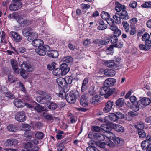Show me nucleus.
I'll use <instances>...</instances> for the list:
<instances>
[{
    "label": "nucleus",
    "instance_id": "obj_6",
    "mask_svg": "<svg viewBox=\"0 0 151 151\" xmlns=\"http://www.w3.org/2000/svg\"><path fill=\"white\" fill-rule=\"evenodd\" d=\"M15 119L20 122H24L26 119V116L24 111H21L16 113L15 116Z\"/></svg>",
    "mask_w": 151,
    "mask_h": 151
},
{
    "label": "nucleus",
    "instance_id": "obj_15",
    "mask_svg": "<svg viewBox=\"0 0 151 151\" xmlns=\"http://www.w3.org/2000/svg\"><path fill=\"white\" fill-rule=\"evenodd\" d=\"M113 141L118 147H121L124 143V140L121 138L118 137H113Z\"/></svg>",
    "mask_w": 151,
    "mask_h": 151
},
{
    "label": "nucleus",
    "instance_id": "obj_44",
    "mask_svg": "<svg viewBox=\"0 0 151 151\" xmlns=\"http://www.w3.org/2000/svg\"><path fill=\"white\" fill-rule=\"evenodd\" d=\"M150 144L149 142L146 139V140L143 141L142 142L141 144V147L143 149H145L146 147L149 145Z\"/></svg>",
    "mask_w": 151,
    "mask_h": 151
},
{
    "label": "nucleus",
    "instance_id": "obj_34",
    "mask_svg": "<svg viewBox=\"0 0 151 151\" xmlns=\"http://www.w3.org/2000/svg\"><path fill=\"white\" fill-rule=\"evenodd\" d=\"M101 16L102 18L104 20H107L109 18L110 15L109 14L104 11H103L101 14Z\"/></svg>",
    "mask_w": 151,
    "mask_h": 151
},
{
    "label": "nucleus",
    "instance_id": "obj_53",
    "mask_svg": "<svg viewBox=\"0 0 151 151\" xmlns=\"http://www.w3.org/2000/svg\"><path fill=\"white\" fill-rule=\"evenodd\" d=\"M106 144L111 148H114L115 147V145L114 143L110 140H109L107 142Z\"/></svg>",
    "mask_w": 151,
    "mask_h": 151
},
{
    "label": "nucleus",
    "instance_id": "obj_49",
    "mask_svg": "<svg viewBox=\"0 0 151 151\" xmlns=\"http://www.w3.org/2000/svg\"><path fill=\"white\" fill-rule=\"evenodd\" d=\"M19 16L17 12H14L12 14H10L8 16V18L11 19H16Z\"/></svg>",
    "mask_w": 151,
    "mask_h": 151
},
{
    "label": "nucleus",
    "instance_id": "obj_64",
    "mask_svg": "<svg viewBox=\"0 0 151 151\" xmlns=\"http://www.w3.org/2000/svg\"><path fill=\"white\" fill-rule=\"evenodd\" d=\"M122 45L123 42H121V41H119L117 42L116 43L114 44V46L120 48L122 46Z\"/></svg>",
    "mask_w": 151,
    "mask_h": 151
},
{
    "label": "nucleus",
    "instance_id": "obj_21",
    "mask_svg": "<svg viewBox=\"0 0 151 151\" xmlns=\"http://www.w3.org/2000/svg\"><path fill=\"white\" fill-rule=\"evenodd\" d=\"M100 96L98 95H96L93 97L90 100V103L92 104H96L100 101Z\"/></svg>",
    "mask_w": 151,
    "mask_h": 151
},
{
    "label": "nucleus",
    "instance_id": "obj_12",
    "mask_svg": "<svg viewBox=\"0 0 151 151\" xmlns=\"http://www.w3.org/2000/svg\"><path fill=\"white\" fill-rule=\"evenodd\" d=\"M32 44L35 47L40 48L43 46L44 42L41 39H36L32 41Z\"/></svg>",
    "mask_w": 151,
    "mask_h": 151
},
{
    "label": "nucleus",
    "instance_id": "obj_61",
    "mask_svg": "<svg viewBox=\"0 0 151 151\" xmlns=\"http://www.w3.org/2000/svg\"><path fill=\"white\" fill-rule=\"evenodd\" d=\"M22 126L24 130L26 131H29L31 129V126L28 124H24Z\"/></svg>",
    "mask_w": 151,
    "mask_h": 151
},
{
    "label": "nucleus",
    "instance_id": "obj_56",
    "mask_svg": "<svg viewBox=\"0 0 151 151\" xmlns=\"http://www.w3.org/2000/svg\"><path fill=\"white\" fill-rule=\"evenodd\" d=\"M17 85H19V87L21 90V91L23 92H25L26 89L24 87V85L20 82H19L17 83Z\"/></svg>",
    "mask_w": 151,
    "mask_h": 151
},
{
    "label": "nucleus",
    "instance_id": "obj_32",
    "mask_svg": "<svg viewBox=\"0 0 151 151\" xmlns=\"http://www.w3.org/2000/svg\"><path fill=\"white\" fill-rule=\"evenodd\" d=\"M47 54L49 55V56L53 58H56L58 56V54L57 51L53 50L48 52Z\"/></svg>",
    "mask_w": 151,
    "mask_h": 151
},
{
    "label": "nucleus",
    "instance_id": "obj_58",
    "mask_svg": "<svg viewBox=\"0 0 151 151\" xmlns=\"http://www.w3.org/2000/svg\"><path fill=\"white\" fill-rule=\"evenodd\" d=\"M92 129L93 131L96 132H100L101 131V127L97 126H93Z\"/></svg>",
    "mask_w": 151,
    "mask_h": 151
},
{
    "label": "nucleus",
    "instance_id": "obj_45",
    "mask_svg": "<svg viewBox=\"0 0 151 151\" xmlns=\"http://www.w3.org/2000/svg\"><path fill=\"white\" fill-rule=\"evenodd\" d=\"M140 106L137 104H132L131 106V109L134 111L136 112L138 111L139 109Z\"/></svg>",
    "mask_w": 151,
    "mask_h": 151
},
{
    "label": "nucleus",
    "instance_id": "obj_59",
    "mask_svg": "<svg viewBox=\"0 0 151 151\" xmlns=\"http://www.w3.org/2000/svg\"><path fill=\"white\" fill-rule=\"evenodd\" d=\"M150 38V35L147 33H145L143 35L142 39V40L145 41L146 40H148Z\"/></svg>",
    "mask_w": 151,
    "mask_h": 151
},
{
    "label": "nucleus",
    "instance_id": "obj_27",
    "mask_svg": "<svg viewBox=\"0 0 151 151\" xmlns=\"http://www.w3.org/2000/svg\"><path fill=\"white\" fill-rule=\"evenodd\" d=\"M96 93V90L95 87L92 85L90 87L88 90V94L90 96L95 95Z\"/></svg>",
    "mask_w": 151,
    "mask_h": 151
},
{
    "label": "nucleus",
    "instance_id": "obj_2",
    "mask_svg": "<svg viewBox=\"0 0 151 151\" xmlns=\"http://www.w3.org/2000/svg\"><path fill=\"white\" fill-rule=\"evenodd\" d=\"M115 90L114 88H113L111 89L109 87L104 86L101 88L100 93L101 95H104L105 97L107 98L112 94Z\"/></svg>",
    "mask_w": 151,
    "mask_h": 151
},
{
    "label": "nucleus",
    "instance_id": "obj_60",
    "mask_svg": "<svg viewBox=\"0 0 151 151\" xmlns=\"http://www.w3.org/2000/svg\"><path fill=\"white\" fill-rule=\"evenodd\" d=\"M128 116L131 119L132 117H134L138 115V114L137 113H135L133 111H130L128 113Z\"/></svg>",
    "mask_w": 151,
    "mask_h": 151
},
{
    "label": "nucleus",
    "instance_id": "obj_52",
    "mask_svg": "<svg viewBox=\"0 0 151 151\" xmlns=\"http://www.w3.org/2000/svg\"><path fill=\"white\" fill-rule=\"evenodd\" d=\"M64 81H65V79H64L62 78H58L56 80L57 83L60 86L63 84Z\"/></svg>",
    "mask_w": 151,
    "mask_h": 151
},
{
    "label": "nucleus",
    "instance_id": "obj_54",
    "mask_svg": "<svg viewBox=\"0 0 151 151\" xmlns=\"http://www.w3.org/2000/svg\"><path fill=\"white\" fill-rule=\"evenodd\" d=\"M118 41V38L115 35H114L113 36L111 37V42L113 44V46H114V44L116 43V42H117Z\"/></svg>",
    "mask_w": 151,
    "mask_h": 151
},
{
    "label": "nucleus",
    "instance_id": "obj_42",
    "mask_svg": "<svg viewBox=\"0 0 151 151\" xmlns=\"http://www.w3.org/2000/svg\"><path fill=\"white\" fill-rule=\"evenodd\" d=\"M140 138H144L146 137V133L144 129L137 132Z\"/></svg>",
    "mask_w": 151,
    "mask_h": 151
},
{
    "label": "nucleus",
    "instance_id": "obj_36",
    "mask_svg": "<svg viewBox=\"0 0 151 151\" xmlns=\"http://www.w3.org/2000/svg\"><path fill=\"white\" fill-rule=\"evenodd\" d=\"M43 116L44 118L47 120L51 121L53 119V117L52 115L51 114H49L47 113H43Z\"/></svg>",
    "mask_w": 151,
    "mask_h": 151
},
{
    "label": "nucleus",
    "instance_id": "obj_4",
    "mask_svg": "<svg viewBox=\"0 0 151 151\" xmlns=\"http://www.w3.org/2000/svg\"><path fill=\"white\" fill-rule=\"evenodd\" d=\"M50 47L48 45H45L42 47L35 49V52L39 55L43 56L46 54V52L50 50Z\"/></svg>",
    "mask_w": 151,
    "mask_h": 151
},
{
    "label": "nucleus",
    "instance_id": "obj_48",
    "mask_svg": "<svg viewBox=\"0 0 151 151\" xmlns=\"http://www.w3.org/2000/svg\"><path fill=\"white\" fill-rule=\"evenodd\" d=\"M113 45H110V46L107 48L106 51V52L107 54H111L112 53V50L113 49Z\"/></svg>",
    "mask_w": 151,
    "mask_h": 151
},
{
    "label": "nucleus",
    "instance_id": "obj_47",
    "mask_svg": "<svg viewBox=\"0 0 151 151\" xmlns=\"http://www.w3.org/2000/svg\"><path fill=\"white\" fill-rule=\"evenodd\" d=\"M35 137L39 139H42L44 137L43 133L40 132H38L35 134Z\"/></svg>",
    "mask_w": 151,
    "mask_h": 151
},
{
    "label": "nucleus",
    "instance_id": "obj_46",
    "mask_svg": "<svg viewBox=\"0 0 151 151\" xmlns=\"http://www.w3.org/2000/svg\"><path fill=\"white\" fill-rule=\"evenodd\" d=\"M139 47L140 50H142L147 51L150 49V47L142 44L139 45Z\"/></svg>",
    "mask_w": 151,
    "mask_h": 151
},
{
    "label": "nucleus",
    "instance_id": "obj_13",
    "mask_svg": "<svg viewBox=\"0 0 151 151\" xmlns=\"http://www.w3.org/2000/svg\"><path fill=\"white\" fill-rule=\"evenodd\" d=\"M114 102L111 100L108 101L105 104V107L103 109L104 111L106 113L111 111L113 106Z\"/></svg>",
    "mask_w": 151,
    "mask_h": 151
},
{
    "label": "nucleus",
    "instance_id": "obj_37",
    "mask_svg": "<svg viewBox=\"0 0 151 151\" xmlns=\"http://www.w3.org/2000/svg\"><path fill=\"white\" fill-rule=\"evenodd\" d=\"M62 70L61 68H57L53 70V74L55 76L60 75V74H61Z\"/></svg>",
    "mask_w": 151,
    "mask_h": 151
},
{
    "label": "nucleus",
    "instance_id": "obj_10",
    "mask_svg": "<svg viewBox=\"0 0 151 151\" xmlns=\"http://www.w3.org/2000/svg\"><path fill=\"white\" fill-rule=\"evenodd\" d=\"M73 62V58L70 56H66L63 57L61 61L62 63L60 66L65 65L67 66L71 65Z\"/></svg>",
    "mask_w": 151,
    "mask_h": 151
},
{
    "label": "nucleus",
    "instance_id": "obj_55",
    "mask_svg": "<svg viewBox=\"0 0 151 151\" xmlns=\"http://www.w3.org/2000/svg\"><path fill=\"white\" fill-rule=\"evenodd\" d=\"M117 14H116V15H114L113 16V18L115 20V22L117 24H120L121 23V19L120 17H119L116 15Z\"/></svg>",
    "mask_w": 151,
    "mask_h": 151
},
{
    "label": "nucleus",
    "instance_id": "obj_24",
    "mask_svg": "<svg viewBox=\"0 0 151 151\" xmlns=\"http://www.w3.org/2000/svg\"><path fill=\"white\" fill-rule=\"evenodd\" d=\"M14 104L16 107H22L24 106L23 102L21 100L16 99L14 101Z\"/></svg>",
    "mask_w": 151,
    "mask_h": 151
},
{
    "label": "nucleus",
    "instance_id": "obj_7",
    "mask_svg": "<svg viewBox=\"0 0 151 151\" xmlns=\"http://www.w3.org/2000/svg\"><path fill=\"white\" fill-rule=\"evenodd\" d=\"M126 7L125 6L123 5L122 6V10L120 12L118 13H116V14L118 15L121 19H122L127 20L129 18V17L128 15L127 12L125 10Z\"/></svg>",
    "mask_w": 151,
    "mask_h": 151
},
{
    "label": "nucleus",
    "instance_id": "obj_26",
    "mask_svg": "<svg viewBox=\"0 0 151 151\" xmlns=\"http://www.w3.org/2000/svg\"><path fill=\"white\" fill-rule=\"evenodd\" d=\"M108 119H109L110 120L112 121L115 122L117 120V119L116 114L112 113L105 117L104 119L106 120Z\"/></svg>",
    "mask_w": 151,
    "mask_h": 151
},
{
    "label": "nucleus",
    "instance_id": "obj_1",
    "mask_svg": "<svg viewBox=\"0 0 151 151\" xmlns=\"http://www.w3.org/2000/svg\"><path fill=\"white\" fill-rule=\"evenodd\" d=\"M79 96V93L77 91H73L65 95V99L70 104H74L76 99Z\"/></svg>",
    "mask_w": 151,
    "mask_h": 151
},
{
    "label": "nucleus",
    "instance_id": "obj_20",
    "mask_svg": "<svg viewBox=\"0 0 151 151\" xmlns=\"http://www.w3.org/2000/svg\"><path fill=\"white\" fill-rule=\"evenodd\" d=\"M32 30L29 27H28L23 29L22 30V35L24 36H29L31 35Z\"/></svg>",
    "mask_w": 151,
    "mask_h": 151
},
{
    "label": "nucleus",
    "instance_id": "obj_14",
    "mask_svg": "<svg viewBox=\"0 0 151 151\" xmlns=\"http://www.w3.org/2000/svg\"><path fill=\"white\" fill-rule=\"evenodd\" d=\"M116 80L113 78H109L106 79L104 82V85L107 86H113L116 82Z\"/></svg>",
    "mask_w": 151,
    "mask_h": 151
},
{
    "label": "nucleus",
    "instance_id": "obj_23",
    "mask_svg": "<svg viewBox=\"0 0 151 151\" xmlns=\"http://www.w3.org/2000/svg\"><path fill=\"white\" fill-rule=\"evenodd\" d=\"M38 141L36 139H34L31 140L30 142H28L25 144L24 145V147H29L32 146H34L37 145L38 143Z\"/></svg>",
    "mask_w": 151,
    "mask_h": 151
},
{
    "label": "nucleus",
    "instance_id": "obj_33",
    "mask_svg": "<svg viewBox=\"0 0 151 151\" xmlns=\"http://www.w3.org/2000/svg\"><path fill=\"white\" fill-rule=\"evenodd\" d=\"M61 75H65L70 70V68L68 67H62Z\"/></svg>",
    "mask_w": 151,
    "mask_h": 151
},
{
    "label": "nucleus",
    "instance_id": "obj_30",
    "mask_svg": "<svg viewBox=\"0 0 151 151\" xmlns=\"http://www.w3.org/2000/svg\"><path fill=\"white\" fill-rule=\"evenodd\" d=\"M104 65L107 66H117V64L114 63V62L113 60H106L104 61Z\"/></svg>",
    "mask_w": 151,
    "mask_h": 151
},
{
    "label": "nucleus",
    "instance_id": "obj_63",
    "mask_svg": "<svg viewBox=\"0 0 151 151\" xmlns=\"http://www.w3.org/2000/svg\"><path fill=\"white\" fill-rule=\"evenodd\" d=\"M26 50L23 47H19L17 50V51H15V52H17V53L19 52L21 53H24Z\"/></svg>",
    "mask_w": 151,
    "mask_h": 151
},
{
    "label": "nucleus",
    "instance_id": "obj_41",
    "mask_svg": "<svg viewBox=\"0 0 151 151\" xmlns=\"http://www.w3.org/2000/svg\"><path fill=\"white\" fill-rule=\"evenodd\" d=\"M4 94L9 99H13L15 98L16 97L14 95L11 93L9 91L5 92L4 93Z\"/></svg>",
    "mask_w": 151,
    "mask_h": 151
},
{
    "label": "nucleus",
    "instance_id": "obj_43",
    "mask_svg": "<svg viewBox=\"0 0 151 151\" xmlns=\"http://www.w3.org/2000/svg\"><path fill=\"white\" fill-rule=\"evenodd\" d=\"M7 129L10 131L15 132L17 131V128L13 125H9L7 127Z\"/></svg>",
    "mask_w": 151,
    "mask_h": 151
},
{
    "label": "nucleus",
    "instance_id": "obj_39",
    "mask_svg": "<svg viewBox=\"0 0 151 151\" xmlns=\"http://www.w3.org/2000/svg\"><path fill=\"white\" fill-rule=\"evenodd\" d=\"M31 23V20L24 19L22 21V22L21 24V25L23 27H26L29 25Z\"/></svg>",
    "mask_w": 151,
    "mask_h": 151
},
{
    "label": "nucleus",
    "instance_id": "obj_18",
    "mask_svg": "<svg viewBox=\"0 0 151 151\" xmlns=\"http://www.w3.org/2000/svg\"><path fill=\"white\" fill-rule=\"evenodd\" d=\"M74 79L76 80H78V79L76 77L74 76V73L72 74L70 76H66L65 78V80L66 83L68 84H70L71 83L72 80Z\"/></svg>",
    "mask_w": 151,
    "mask_h": 151
},
{
    "label": "nucleus",
    "instance_id": "obj_22",
    "mask_svg": "<svg viewBox=\"0 0 151 151\" xmlns=\"http://www.w3.org/2000/svg\"><path fill=\"white\" fill-rule=\"evenodd\" d=\"M104 74L107 76H113L115 75V72L112 69H106L104 71Z\"/></svg>",
    "mask_w": 151,
    "mask_h": 151
},
{
    "label": "nucleus",
    "instance_id": "obj_38",
    "mask_svg": "<svg viewBox=\"0 0 151 151\" xmlns=\"http://www.w3.org/2000/svg\"><path fill=\"white\" fill-rule=\"evenodd\" d=\"M122 25L125 31L126 32H128L129 31V24L126 21H124L122 22Z\"/></svg>",
    "mask_w": 151,
    "mask_h": 151
},
{
    "label": "nucleus",
    "instance_id": "obj_35",
    "mask_svg": "<svg viewBox=\"0 0 151 151\" xmlns=\"http://www.w3.org/2000/svg\"><path fill=\"white\" fill-rule=\"evenodd\" d=\"M44 107L40 104H37L36 106L34 107V109L37 112L40 113L44 111Z\"/></svg>",
    "mask_w": 151,
    "mask_h": 151
},
{
    "label": "nucleus",
    "instance_id": "obj_17",
    "mask_svg": "<svg viewBox=\"0 0 151 151\" xmlns=\"http://www.w3.org/2000/svg\"><path fill=\"white\" fill-rule=\"evenodd\" d=\"M87 99L86 94L82 95L80 99V104L84 107H86L88 105V100Z\"/></svg>",
    "mask_w": 151,
    "mask_h": 151
},
{
    "label": "nucleus",
    "instance_id": "obj_51",
    "mask_svg": "<svg viewBox=\"0 0 151 151\" xmlns=\"http://www.w3.org/2000/svg\"><path fill=\"white\" fill-rule=\"evenodd\" d=\"M109 40L108 39L103 40H100L99 46L107 45L109 43Z\"/></svg>",
    "mask_w": 151,
    "mask_h": 151
},
{
    "label": "nucleus",
    "instance_id": "obj_19",
    "mask_svg": "<svg viewBox=\"0 0 151 151\" xmlns=\"http://www.w3.org/2000/svg\"><path fill=\"white\" fill-rule=\"evenodd\" d=\"M18 141L14 139H9L6 141V145L9 146H15L18 143Z\"/></svg>",
    "mask_w": 151,
    "mask_h": 151
},
{
    "label": "nucleus",
    "instance_id": "obj_57",
    "mask_svg": "<svg viewBox=\"0 0 151 151\" xmlns=\"http://www.w3.org/2000/svg\"><path fill=\"white\" fill-rule=\"evenodd\" d=\"M109 25L110 26L109 28L114 31L118 29L117 27L113 23H109Z\"/></svg>",
    "mask_w": 151,
    "mask_h": 151
},
{
    "label": "nucleus",
    "instance_id": "obj_5",
    "mask_svg": "<svg viewBox=\"0 0 151 151\" xmlns=\"http://www.w3.org/2000/svg\"><path fill=\"white\" fill-rule=\"evenodd\" d=\"M13 70L17 74L19 73L20 75L24 78L27 79L28 77V73L26 72L25 70L23 69H20L19 70L18 67H12Z\"/></svg>",
    "mask_w": 151,
    "mask_h": 151
},
{
    "label": "nucleus",
    "instance_id": "obj_11",
    "mask_svg": "<svg viewBox=\"0 0 151 151\" xmlns=\"http://www.w3.org/2000/svg\"><path fill=\"white\" fill-rule=\"evenodd\" d=\"M111 128L117 132L122 133L124 132V128L121 125L116 124H111Z\"/></svg>",
    "mask_w": 151,
    "mask_h": 151
},
{
    "label": "nucleus",
    "instance_id": "obj_28",
    "mask_svg": "<svg viewBox=\"0 0 151 151\" xmlns=\"http://www.w3.org/2000/svg\"><path fill=\"white\" fill-rule=\"evenodd\" d=\"M134 127L137 129V132L145 128V124L142 123H137L134 125Z\"/></svg>",
    "mask_w": 151,
    "mask_h": 151
},
{
    "label": "nucleus",
    "instance_id": "obj_31",
    "mask_svg": "<svg viewBox=\"0 0 151 151\" xmlns=\"http://www.w3.org/2000/svg\"><path fill=\"white\" fill-rule=\"evenodd\" d=\"M124 101L123 98H119L116 101L115 104L116 106L119 107H122L124 105Z\"/></svg>",
    "mask_w": 151,
    "mask_h": 151
},
{
    "label": "nucleus",
    "instance_id": "obj_50",
    "mask_svg": "<svg viewBox=\"0 0 151 151\" xmlns=\"http://www.w3.org/2000/svg\"><path fill=\"white\" fill-rule=\"evenodd\" d=\"M141 7L145 8H151V2H146L141 5Z\"/></svg>",
    "mask_w": 151,
    "mask_h": 151
},
{
    "label": "nucleus",
    "instance_id": "obj_62",
    "mask_svg": "<svg viewBox=\"0 0 151 151\" xmlns=\"http://www.w3.org/2000/svg\"><path fill=\"white\" fill-rule=\"evenodd\" d=\"M116 115L117 119H121L124 118V115L122 113L119 112L116 113Z\"/></svg>",
    "mask_w": 151,
    "mask_h": 151
},
{
    "label": "nucleus",
    "instance_id": "obj_29",
    "mask_svg": "<svg viewBox=\"0 0 151 151\" xmlns=\"http://www.w3.org/2000/svg\"><path fill=\"white\" fill-rule=\"evenodd\" d=\"M99 25L97 28L99 30H103L106 29L107 28L106 24H104V21L101 20L99 21Z\"/></svg>",
    "mask_w": 151,
    "mask_h": 151
},
{
    "label": "nucleus",
    "instance_id": "obj_9",
    "mask_svg": "<svg viewBox=\"0 0 151 151\" xmlns=\"http://www.w3.org/2000/svg\"><path fill=\"white\" fill-rule=\"evenodd\" d=\"M22 3L19 1H14L9 6V8L11 11H16L20 9L22 6Z\"/></svg>",
    "mask_w": 151,
    "mask_h": 151
},
{
    "label": "nucleus",
    "instance_id": "obj_40",
    "mask_svg": "<svg viewBox=\"0 0 151 151\" xmlns=\"http://www.w3.org/2000/svg\"><path fill=\"white\" fill-rule=\"evenodd\" d=\"M129 27L131 29V30L130 31V34L133 35L135 34L136 32V31L135 29V26L133 24H132V25H130Z\"/></svg>",
    "mask_w": 151,
    "mask_h": 151
},
{
    "label": "nucleus",
    "instance_id": "obj_25",
    "mask_svg": "<svg viewBox=\"0 0 151 151\" xmlns=\"http://www.w3.org/2000/svg\"><path fill=\"white\" fill-rule=\"evenodd\" d=\"M48 108L51 110H54L58 107V105L54 102H49L47 104Z\"/></svg>",
    "mask_w": 151,
    "mask_h": 151
},
{
    "label": "nucleus",
    "instance_id": "obj_8",
    "mask_svg": "<svg viewBox=\"0 0 151 151\" xmlns=\"http://www.w3.org/2000/svg\"><path fill=\"white\" fill-rule=\"evenodd\" d=\"M151 101L149 98L144 97L137 102L138 105L141 107H143L145 106L149 105L151 103Z\"/></svg>",
    "mask_w": 151,
    "mask_h": 151
},
{
    "label": "nucleus",
    "instance_id": "obj_3",
    "mask_svg": "<svg viewBox=\"0 0 151 151\" xmlns=\"http://www.w3.org/2000/svg\"><path fill=\"white\" fill-rule=\"evenodd\" d=\"M52 99L50 94L45 93L44 96L42 97L40 96L36 97V100L37 102L42 104H44L46 103L47 101H50Z\"/></svg>",
    "mask_w": 151,
    "mask_h": 151
},
{
    "label": "nucleus",
    "instance_id": "obj_16",
    "mask_svg": "<svg viewBox=\"0 0 151 151\" xmlns=\"http://www.w3.org/2000/svg\"><path fill=\"white\" fill-rule=\"evenodd\" d=\"M11 35L14 41L17 42H20L22 39L21 36L16 32L11 31Z\"/></svg>",
    "mask_w": 151,
    "mask_h": 151
}]
</instances>
